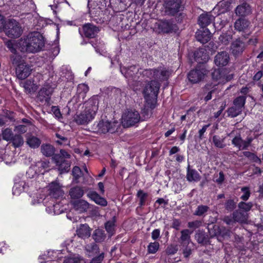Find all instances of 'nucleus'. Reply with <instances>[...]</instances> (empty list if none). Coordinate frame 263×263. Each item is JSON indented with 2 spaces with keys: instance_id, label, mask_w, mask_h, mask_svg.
I'll return each instance as SVG.
<instances>
[{
  "instance_id": "52",
  "label": "nucleus",
  "mask_w": 263,
  "mask_h": 263,
  "mask_svg": "<svg viewBox=\"0 0 263 263\" xmlns=\"http://www.w3.org/2000/svg\"><path fill=\"white\" fill-rule=\"evenodd\" d=\"M217 83L215 82H209L207 83L203 88V91L204 94L206 93L208 91L214 92L216 89Z\"/></svg>"
},
{
  "instance_id": "46",
  "label": "nucleus",
  "mask_w": 263,
  "mask_h": 263,
  "mask_svg": "<svg viewBox=\"0 0 263 263\" xmlns=\"http://www.w3.org/2000/svg\"><path fill=\"white\" fill-rule=\"evenodd\" d=\"M12 142L13 145L15 147L22 146L24 143L23 138L20 135H13L12 139L10 140Z\"/></svg>"
},
{
  "instance_id": "18",
  "label": "nucleus",
  "mask_w": 263,
  "mask_h": 263,
  "mask_svg": "<svg viewBox=\"0 0 263 263\" xmlns=\"http://www.w3.org/2000/svg\"><path fill=\"white\" fill-rule=\"evenodd\" d=\"M93 118L94 117L92 116V115H90L84 110L80 114L76 115L74 117V120L79 125H85L88 124Z\"/></svg>"
},
{
  "instance_id": "29",
  "label": "nucleus",
  "mask_w": 263,
  "mask_h": 263,
  "mask_svg": "<svg viewBox=\"0 0 263 263\" xmlns=\"http://www.w3.org/2000/svg\"><path fill=\"white\" fill-rule=\"evenodd\" d=\"M55 149L50 144H43L41 146V152L45 156L49 157L54 156Z\"/></svg>"
},
{
  "instance_id": "4",
  "label": "nucleus",
  "mask_w": 263,
  "mask_h": 263,
  "mask_svg": "<svg viewBox=\"0 0 263 263\" xmlns=\"http://www.w3.org/2000/svg\"><path fill=\"white\" fill-rule=\"evenodd\" d=\"M4 31L9 37L17 38L22 33V29L20 24L14 20H10L4 26Z\"/></svg>"
},
{
  "instance_id": "7",
  "label": "nucleus",
  "mask_w": 263,
  "mask_h": 263,
  "mask_svg": "<svg viewBox=\"0 0 263 263\" xmlns=\"http://www.w3.org/2000/svg\"><path fill=\"white\" fill-rule=\"evenodd\" d=\"M212 78L217 84L226 83L233 78V74L227 69L215 70L212 72Z\"/></svg>"
},
{
  "instance_id": "62",
  "label": "nucleus",
  "mask_w": 263,
  "mask_h": 263,
  "mask_svg": "<svg viewBox=\"0 0 263 263\" xmlns=\"http://www.w3.org/2000/svg\"><path fill=\"white\" fill-rule=\"evenodd\" d=\"M104 258V253H100L99 255L92 258L89 263H101Z\"/></svg>"
},
{
  "instance_id": "60",
  "label": "nucleus",
  "mask_w": 263,
  "mask_h": 263,
  "mask_svg": "<svg viewBox=\"0 0 263 263\" xmlns=\"http://www.w3.org/2000/svg\"><path fill=\"white\" fill-rule=\"evenodd\" d=\"M202 224V222L199 220H196L193 221H190L187 223V227L190 229H196L200 228Z\"/></svg>"
},
{
  "instance_id": "48",
  "label": "nucleus",
  "mask_w": 263,
  "mask_h": 263,
  "mask_svg": "<svg viewBox=\"0 0 263 263\" xmlns=\"http://www.w3.org/2000/svg\"><path fill=\"white\" fill-rule=\"evenodd\" d=\"M2 135L3 139L7 141H10L14 135L12 130L9 128H7L2 130Z\"/></svg>"
},
{
  "instance_id": "33",
  "label": "nucleus",
  "mask_w": 263,
  "mask_h": 263,
  "mask_svg": "<svg viewBox=\"0 0 263 263\" xmlns=\"http://www.w3.org/2000/svg\"><path fill=\"white\" fill-rule=\"evenodd\" d=\"M69 194L72 199H79L84 195V191L81 187L76 186L70 189Z\"/></svg>"
},
{
  "instance_id": "23",
  "label": "nucleus",
  "mask_w": 263,
  "mask_h": 263,
  "mask_svg": "<svg viewBox=\"0 0 263 263\" xmlns=\"http://www.w3.org/2000/svg\"><path fill=\"white\" fill-rule=\"evenodd\" d=\"M87 196L97 204L103 206H106L107 204L106 200L101 197L96 192L90 191L87 193Z\"/></svg>"
},
{
  "instance_id": "36",
  "label": "nucleus",
  "mask_w": 263,
  "mask_h": 263,
  "mask_svg": "<svg viewBox=\"0 0 263 263\" xmlns=\"http://www.w3.org/2000/svg\"><path fill=\"white\" fill-rule=\"evenodd\" d=\"M193 231H190L189 229H184L181 231V236L180 241L183 245H188L191 241V234Z\"/></svg>"
},
{
  "instance_id": "27",
  "label": "nucleus",
  "mask_w": 263,
  "mask_h": 263,
  "mask_svg": "<svg viewBox=\"0 0 263 263\" xmlns=\"http://www.w3.org/2000/svg\"><path fill=\"white\" fill-rule=\"evenodd\" d=\"M195 238L198 243L203 246L209 243V237L205 232L202 230H198L197 231L195 235Z\"/></svg>"
},
{
  "instance_id": "8",
  "label": "nucleus",
  "mask_w": 263,
  "mask_h": 263,
  "mask_svg": "<svg viewBox=\"0 0 263 263\" xmlns=\"http://www.w3.org/2000/svg\"><path fill=\"white\" fill-rule=\"evenodd\" d=\"M160 84L158 81L151 80L145 86L143 93L145 98H157L159 93Z\"/></svg>"
},
{
  "instance_id": "12",
  "label": "nucleus",
  "mask_w": 263,
  "mask_h": 263,
  "mask_svg": "<svg viewBox=\"0 0 263 263\" xmlns=\"http://www.w3.org/2000/svg\"><path fill=\"white\" fill-rule=\"evenodd\" d=\"M32 69L31 67L26 63L19 64L16 67V74L18 79L24 80L30 74Z\"/></svg>"
},
{
  "instance_id": "45",
  "label": "nucleus",
  "mask_w": 263,
  "mask_h": 263,
  "mask_svg": "<svg viewBox=\"0 0 263 263\" xmlns=\"http://www.w3.org/2000/svg\"><path fill=\"white\" fill-rule=\"evenodd\" d=\"M246 97L245 96L238 97L234 100L233 105L242 110L246 103Z\"/></svg>"
},
{
  "instance_id": "53",
  "label": "nucleus",
  "mask_w": 263,
  "mask_h": 263,
  "mask_svg": "<svg viewBox=\"0 0 263 263\" xmlns=\"http://www.w3.org/2000/svg\"><path fill=\"white\" fill-rule=\"evenodd\" d=\"M232 39V35L227 33H223L219 37L220 42L224 45H228Z\"/></svg>"
},
{
  "instance_id": "55",
  "label": "nucleus",
  "mask_w": 263,
  "mask_h": 263,
  "mask_svg": "<svg viewBox=\"0 0 263 263\" xmlns=\"http://www.w3.org/2000/svg\"><path fill=\"white\" fill-rule=\"evenodd\" d=\"M67 263H85V259L80 255L66 259Z\"/></svg>"
},
{
  "instance_id": "39",
  "label": "nucleus",
  "mask_w": 263,
  "mask_h": 263,
  "mask_svg": "<svg viewBox=\"0 0 263 263\" xmlns=\"http://www.w3.org/2000/svg\"><path fill=\"white\" fill-rule=\"evenodd\" d=\"M224 138H221L219 136L214 135L212 138V141L215 146L219 148H223L226 144L224 143Z\"/></svg>"
},
{
  "instance_id": "20",
  "label": "nucleus",
  "mask_w": 263,
  "mask_h": 263,
  "mask_svg": "<svg viewBox=\"0 0 263 263\" xmlns=\"http://www.w3.org/2000/svg\"><path fill=\"white\" fill-rule=\"evenodd\" d=\"M245 48L244 42L240 39H237L233 41L231 46L232 54L235 56L241 54Z\"/></svg>"
},
{
  "instance_id": "16",
  "label": "nucleus",
  "mask_w": 263,
  "mask_h": 263,
  "mask_svg": "<svg viewBox=\"0 0 263 263\" xmlns=\"http://www.w3.org/2000/svg\"><path fill=\"white\" fill-rule=\"evenodd\" d=\"M158 28L160 31L163 33H170L176 30L177 26L171 20H164L158 24Z\"/></svg>"
},
{
  "instance_id": "47",
  "label": "nucleus",
  "mask_w": 263,
  "mask_h": 263,
  "mask_svg": "<svg viewBox=\"0 0 263 263\" xmlns=\"http://www.w3.org/2000/svg\"><path fill=\"white\" fill-rule=\"evenodd\" d=\"M238 207L240 210H242L243 212L247 213L253 207V203L251 202L246 203L241 201L238 203Z\"/></svg>"
},
{
  "instance_id": "49",
  "label": "nucleus",
  "mask_w": 263,
  "mask_h": 263,
  "mask_svg": "<svg viewBox=\"0 0 263 263\" xmlns=\"http://www.w3.org/2000/svg\"><path fill=\"white\" fill-rule=\"evenodd\" d=\"M160 247L158 242H151L147 246V252L148 254H155L157 252Z\"/></svg>"
},
{
  "instance_id": "21",
  "label": "nucleus",
  "mask_w": 263,
  "mask_h": 263,
  "mask_svg": "<svg viewBox=\"0 0 263 263\" xmlns=\"http://www.w3.org/2000/svg\"><path fill=\"white\" fill-rule=\"evenodd\" d=\"M214 18L210 12L201 14L199 17V24L202 28L205 27L213 22Z\"/></svg>"
},
{
  "instance_id": "32",
  "label": "nucleus",
  "mask_w": 263,
  "mask_h": 263,
  "mask_svg": "<svg viewBox=\"0 0 263 263\" xmlns=\"http://www.w3.org/2000/svg\"><path fill=\"white\" fill-rule=\"evenodd\" d=\"M206 31L197 32L196 38L197 40L202 44L207 43L211 39V33L208 29H205Z\"/></svg>"
},
{
  "instance_id": "30",
  "label": "nucleus",
  "mask_w": 263,
  "mask_h": 263,
  "mask_svg": "<svg viewBox=\"0 0 263 263\" xmlns=\"http://www.w3.org/2000/svg\"><path fill=\"white\" fill-rule=\"evenodd\" d=\"M77 235L82 238H88L90 235V230L87 224H81L77 230Z\"/></svg>"
},
{
  "instance_id": "17",
  "label": "nucleus",
  "mask_w": 263,
  "mask_h": 263,
  "mask_svg": "<svg viewBox=\"0 0 263 263\" xmlns=\"http://www.w3.org/2000/svg\"><path fill=\"white\" fill-rule=\"evenodd\" d=\"M230 60L229 54L226 51L218 52L215 57V64L218 66L227 65Z\"/></svg>"
},
{
  "instance_id": "41",
  "label": "nucleus",
  "mask_w": 263,
  "mask_h": 263,
  "mask_svg": "<svg viewBox=\"0 0 263 263\" xmlns=\"http://www.w3.org/2000/svg\"><path fill=\"white\" fill-rule=\"evenodd\" d=\"M209 207L205 205H199L194 213V215L198 216H204L209 210Z\"/></svg>"
},
{
  "instance_id": "28",
  "label": "nucleus",
  "mask_w": 263,
  "mask_h": 263,
  "mask_svg": "<svg viewBox=\"0 0 263 263\" xmlns=\"http://www.w3.org/2000/svg\"><path fill=\"white\" fill-rule=\"evenodd\" d=\"M186 179L189 182H197L200 180L201 177L198 172L195 169L190 168V165L187 168Z\"/></svg>"
},
{
  "instance_id": "54",
  "label": "nucleus",
  "mask_w": 263,
  "mask_h": 263,
  "mask_svg": "<svg viewBox=\"0 0 263 263\" xmlns=\"http://www.w3.org/2000/svg\"><path fill=\"white\" fill-rule=\"evenodd\" d=\"M21 185H25V182L24 181H21L14 184L13 187V193L14 194H18L23 191L24 187H22Z\"/></svg>"
},
{
  "instance_id": "24",
  "label": "nucleus",
  "mask_w": 263,
  "mask_h": 263,
  "mask_svg": "<svg viewBox=\"0 0 263 263\" xmlns=\"http://www.w3.org/2000/svg\"><path fill=\"white\" fill-rule=\"evenodd\" d=\"M72 204L74 210L79 213L86 212L89 207V203L84 200L74 201L72 202Z\"/></svg>"
},
{
  "instance_id": "64",
  "label": "nucleus",
  "mask_w": 263,
  "mask_h": 263,
  "mask_svg": "<svg viewBox=\"0 0 263 263\" xmlns=\"http://www.w3.org/2000/svg\"><path fill=\"white\" fill-rule=\"evenodd\" d=\"M56 137L59 138V140H57L56 142L59 144H68L69 141H68V139L67 138L63 137L62 136H61L60 135L57 134Z\"/></svg>"
},
{
  "instance_id": "15",
  "label": "nucleus",
  "mask_w": 263,
  "mask_h": 263,
  "mask_svg": "<svg viewBox=\"0 0 263 263\" xmlns=\"http://www.w3.org/2000/svg\"><path fill=\"white\" fill-rule=\"evenodd\" d=\"M252 12L251 6L246 2L238 5L235 9L236 15L242 18L250 15Z\"/></svg>"
},
{
  "instance_id": "63",
  "label": "nucleus",
  "mask_w": 263,
  "mask_h": 263,
  "mask_svg": "<svg viewBox=\"0 0 263 263\" xmlns=\"http://www.w3.org/2000/svg\"><path fill=\"white\" fill-rule=\"evenodd\" d=\"M81 170L78 166H74L72 169V175L76 180H78L81 176Z\"/></svg>"
},
{
  "instance_id": "9",
  "label": "nucleus",
  "mask_w": 263,
  "mask_h": 263,
  "mask_svg": "<svg viewBox=\"0 0 263 263\" xmlns=\"http://www.w3.org/2000/svg\"><path fill=\"white\" fill-rule=\"evenodd\" d=\"M99 96H93L89 100L85 102V109L86 112L92 115V116L95 118L99 107Z\"/></svg>"
},
{
  "instance_id": "19",
  "label": "nucleus",
  "mask_w": 263,
  "mask_h": 263,
  "mask_svg": "<svg viewBox=\"0 0 263 263\" xmlns=\"http://www.w3.org/2000/svg\"><path fill=\"white\" fill-rule=\"evenodd\" d=\"M52 159L56 165L59 166V169L62 173L69 171L70 164L68 161L61 160L59 155H55L52 157Z\"/></svg>"
},
{
  "instance_id": "31",
  "label": "nucleus",
  "mask_w": 263,
  "mask_h": 263,
  "mask_svg": "<svg viewBox=\"0 0 263 263\" xmlns=\"http://www.w3.org/2000/svg\"><path fill=\"white\" fill-rule=\"evenodd\" d=\"M234 221L239 223H246L248 220V215L247 213L236 210L233 213Z\"/></svg>"
},
{
  "instance_id": "37",
  "label": "nucleus",
  "mask_w": 263,
  "mask_h": 263,
  "mask_svg": "<svg viewBox=\"0 0 263 263\" xmlns=\"http://www.w3.org/2000/svg\"><path fill=\"white\" fill-rule=\"evenodd\" d=\"M24 87L26 92L31 93L38 89V85L34 83V81L27 80L24 83Z\"/></svg>"
},
{
  "instance_id": "22",
  "label": "nucleus",
  "mask_w": 263,
  "mask_h": 263,
  "mask_svg": "<svg viewBox=\"0 0 263 263\" xmlns=\"http://www.w3.org/2000/svg\"><path fill=\"white\" fill-rule=\"evenodd\" d=\"M137 71L138 69L135 66H131L128 68L123 67L121 68V73L129 80H136L135 73H137Z\"/></svg>"
},
{
  "instance_id": "14",
  "label": "nucleus",
  "mask_w": 263,
  "mask_h": 263,
  "mask_svg": "<svg viewBox=\"0 0 263 263\" xmlns=\"http://www.w3.org/2000/svg\"><path fill=\"white\" fill-rule=\"evenodd\" d=\"M52 92V89L50 86H46L44 87L39 91L37 99L41 102H45L47 104H49L50 97Z\"/></svg>"
},
{
  "instance_id": "25",
  "label": "nucleus",
  "mask_w": 263,
  "mask_h": 263,
  "mask_svg": "<svg viewBox=\"0 0 263 263\" xmlns=\"http://www.w3.org/2000/svg\"><path fill=\"white\" fill-rule=\"evenodd\" d=\"M250 24V23L248 20L240 17L235 21L234 27L235 29L238 31H245L248 29Z\"/></svg>"
},
{
  "instance_id": "10",
  "label": "nucleus",
  "mask_w": 263,
  "mask_h": 263,
  "mask_svg": "<svg viewBox=\"0 0 263 263\" xmlns=\"http://www.w3.org/2000/svg\"><path fill=\"white\" fill-rule=\"evenodd\" d=\"M99 31V28L91 23L84 24L82 26V31L79 30L82 36L89 39L95 37Z\"/></svg>"
},
{
  "instance_id": "61",
  "label": "nucleus",
  "mask_w": 263,
  "mask_h": 263,
  "mask_svg": "<svg viewBox=\"0 0 263 263\" xmlns=\"http://www.w3.org/2000/svg\"><path fill=\"white\" fill-rule=\"evenodd\" d=\"M241 190L243 192V194L241 196L240 198L243 201H247L250 196V192L249 187H243Z\"/></svg>"
},
{
  "instance_id": "6",
  "label": "nucleus",
  "mask_w": 263,
  "mask_h": 263,
  "mask_svg": "<svg viewBox=\"0 0 263 263\" xmlns=\"http://www.w3.org/2000/svg\"><path fill=\"white\" fill-rule=\"evenodd\" d=\"M119 126L120 123L117 121L109 122L102 120L97 124L98 132L102 134H106L108 132L114 133L117 130Z\"/></svg>"
},
{
  "instance_id": "34",
  "label": "nucleus",
  "mask_w": 263,
  "mask_h": 263,
  "mask_svg": "<svg viewBox=\"0 0 263 263\" xmlns=\"http://www.w3.org/2000/svg\"><path fill=\"white\" fill-rule=\"evenodd\" d=\"M82 101L80 100V96L77 95L72 97V98L68 103L67 106L69 109L77 110L80 105L81 104Z\"/></svg>"
},
{
  "instance_id": "42",
  "label": "nucleus",
  "mask_w": 263,
  "mask_h": 263,
  "mask_svg": "<svg viewBox=\"0 0 263 263\" xmlns=\"http://www.w3.org/2000/svg\"><path fill=\"white\" fill-rule=\"evenodd\" d=\"M245 142H246V141L242 140L240 135L235 137L232 141V143L239 149H247V148H244L243 147Z\"/></svg>"
},
{
  "instance_id": "2",
  "label": "nucleus",
  "mask_w": 263,
  "mask_h": 263,
  "mask_svg": "<svg viewBox=\"0 0 263 263\" xmlns=\"http://www.w3.org/2000/svg\"><path fill=\"white\" fill-rule=\"evenodd\" d=\"M142 74L144 79L158 81L161 85V82L167 80L171 73L165 67H159L157 68L145 69L142 71Z\"/></svg>"
},
{
  "instance_id": "58",
  "label": "nucleus",
  "mask_w": 263,
  "mask_h": 263,
  "mask_svg": "<svg viewBox=\"0 0 263 263\" xmlns=\"http://www.w3.org/2000/svg\"><path fill=\"white\" fill-rule=\"evenodd\" d=\"M243 154L245 157L249 158L250 160H252L255 162H261L260 159L254 153H252L248 151H246L243 153Z\"/></svg>"
},
{
  "instance_id": "56",
  "label": "nucleus",
  "mask_w": 263,
  "mask_h": 263,
  "mask_svg": "<svg viewBox=\"0 0 263 263\" xmlns=\"http://www.w3.org/2000/svg\"><path fill=\"white\" fill-rule=\"evenodd\" d=\"M209 232L210 233V237L212 238L214 236L220 235L221 233V230L220 229L219 226L214 225L213 227V229H209Z\"/></svg>"
},
{
  "instance_id": "57",
  "label": "nucleus",
  "mask_w": 263,
  "mask_h": 263,
  "mask_svg": "<svg viewBox=\"0 0 263 263\" xmlns=\"http://www.w3.org/2000/svg\"><path fill=\"white\" fill-rule=\"evenodd\" d=\"M236 203L233 199H229L226 201L224 204L226 210L229 212L233 211L236 208Z\"/></svg>"
},
{
  "instance_id": "51",
  "label": "nucleus",
  "mask_w": 263,
  "mask_h": 263,
  "mask_svg": "<svg viewBox=\"0 0 263 263\" xmlns=\"http://www.w3.org/2000/svg\"><path fill=\"white\" fill-rule=\"evenodd\" d=\"M89 87L85 84H80L78 86L77 91L82 98H84L85 95L88 91Z\"/></svg>"
},
{
  "instance_id": "5",
  "label": "nucleus",
  "mask_w": 263,
  "mask_h": 263,
  "mask_svg": "<svg viewBox=\"0 0 263 263\" xmlns=\"http://www.w3.org/2000/svg\"><path fill=\"white\" fill-rule=\"evenodd\" d=\"M208 73V70L203 65L197 66L188 73L189 80L192 83H197L202 81Z\"/></svg>"
},
{
  "instance_id": "43",
  "label": "nucleus",
  "mask_w": 263,
  "mask_h": 263,
  "mask_svg": "<svg viewBox=\"0 0 263 263\" xmlns=\"http://www.w3.org/2000/svg\"><path fill=\"white\" fill-rule=\"evenodd\" d=\"M115 222L116 218L115 217H114L111 220H108L105 224V228L106 231L108 233L111 234V235H112L115 231Z\"/></svg>"
},
{
  "instance_id": "44",
  "label": "nucleus",
  "mask_w": 263,
  "mask_h": 263,
  "mask_svg": "<svg viewBox=\"0 0 263 263\" xmlns=\"http://www.w3.org/2000/svg\"><path fill=\"white\" fill-rule=\"evenodd\" d=\"M242 111L240 108L233 105L228 109L227 112L228 116L234 118L240 115Z\"/></svg>"
},
{
  "instance_id": "38",
  "label": "nucleus",
  "mask_w": 263,
  "mask_h": 263,
  "mask_svg": "<svg viewBox=\"0 0 263 263\" xmlns=\"http://www.w3.org/2000/svg\"><path fill=\"white\" fill-rule=\"evenodd\" d=\"M26 142L31 148H36L40 145L41 141L38 138L30 135L27 137Z\"/></svg>"
},
{
  "instance_id": "50",
  "label": "nucleus",
  "mask_w": 263,
  "mask_h": 263,
  "mask_svg": "<svg viewBox=\"0 0 263 263\" xmlns=\"http://www.w3.org/2000/svg\"><path fill=\"white\" fill-rule=\"evenodd\" d=\"M137 195L140 200L139 205L140 206H143L145 205V202L148 197L147 193L144 192L142 190H139L138 192Z\"/></svg>"
},
{
  "instance_id": "13",
  "label": "nucleus",
  "mask_w": 263,
  "mask_h": 263,
  "mask_svg": "<svg viewBox=\"0 0 263 263\" xmlns=\"http://www.w3.org/2000/svg\"><path fill=\"white\" fill-rule=\"evenodd\" d=\"M181 3V0H167L165 3L166 12L168 14L174 15L179 12Z\"/></svg>"
},
{
  "instance_id": "26",
  "label": "nucleus",
  "mask_w": 263,
  "mask_h": 263,
  "mask_svg": "<svg viewBox=\"0 0 263 263\" xmlns=\"http://www.w3.org/2000/svg\"><path fill=\"white\" fill-rule=\"evenodd\" d=\"M195 60L199 63H205L208 61L209 57L204 49L197 50L194 53Z\"/></svg>"
},
{
  "instance_id": "35",
  "label": "nucleus",
  "mask_w": 263,
  "mask_h": 263,
  "mask_svg": "<svg viewBox=\"0 0 263 263\" xmlns=\"http://www.w3.org/2000/svg\"><path fill=\"white\" fill-rule=\"evenodd\" d=\"M87 254L89 257L99 253V247L95 243L87 245L85 247Z\"/></svg>"
},
{
  "instance_id": "40",
  "label": "nucleus",
  "mask_w": 263,
  "mask_h": 263,
  "mask_svg": "<svg viewBox=\"0 0 263 263\" xmlns=\"http://www.w3.org/2000/svg\"><path fill=\"white\" fill-rule=\"evenodd\" d=\"M92 237L96 242H102L106 238L104 231L100 229L96 230L92 235Z\"/></svg>"
},
{
  "instance_id": "3",
  "label": "nucleus",
  "mask_w": 263,
  "mask_h": 263,
  "mask_svg": "<svg viewBox=\"0 0 263 263\" xmlns=\"http://www.w3.org/2000/svg\"><path fill=\"white\" fill-rule=\"evenodd\" d=\"M140 118L138 111L134 109H127L122 116L123 125L126 127L134 126L139 122Z\"/></svg>"
},
{
  "instance_id": "11",
  "label": "nucleus",
  "mask_w": 263,
  "mask_h": 263,
  "mask_svg": "<svg viewBox=\"0 0 263 263\" xmlns=\"http://www.w3.org/2000/svg\"><path fill=\"white\" fill-rule=\"evenodd\" d=\"M48 190L49 195L55 199L62 198L64 195L62 186L57 181H52L49 184Z\"/></svg>"
},
{
  "instance_id": "1",
  "label": "nucleus",
  "mask_w": 263,
  "mask_h": 263,
  "mask_svg": "<svg viewBox=\"0 0 263 263\" xmlns=\"http://www.w3.org/2000/svg\"><path fill=\"white\" fill-rule=\"evenodd\" d=\"M44 46V37L39 32L29 33L20 43V49L22 52L36 53L42 50Z\"/></svg>"
},
{
  "instance_id": "59",
  "label": "nucleus",
  "mask_w": 263,
  "mask_h": 263,
  "mask_svg": "<svg viewBox=\"0 0 263 263\" xmlns=\"http://www.w3.org/2000/svg\"><path fill=\"white\" fill-rule=\"evenodd\" d=\"M13 54L14 55L11 57L12 63L13 65L16 66L17 67L19 64L25 63L24 62H22V57L21 55H18L16 53Z\"/></svg>"
}]
</instances>
